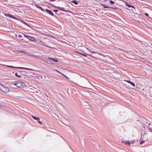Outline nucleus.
<instances>
[{
  "mask_svg": "<svg viewBox=\"0 0 152 152\" xmlns=\"http://www.w3.org/2000/svg\"><path fill=\"white\" fill-rule=\"evenodd\" d=\"M110 58L111 59H112V60H113V61L115 63V61H116V60L115 59H113V58Z\"/></svg>",
  "mask_w": 152,
  "mask_h": 152,
  "instance_id": "f704fd0d",
  "label": "nucleus"
},
{
  "mask_svg": "<svg viewBox=\"0 0 152 152\" xmlns=\"http://www.w3.org/2000/svg\"><path fill=\"white\" fill-rule=\"evenodd\" d=\"M56 7V8L58 9L59 10H61L63 12H68L67 10H64V8L63 7H59V6L57 7Z\"/></svg>",
  "mask_w": 152,
  "mask_h": 152,
  "instance_id": "9d476101",
  "label": "nucleus"
},
{
  "mask_svg": "<svg viewBox=\"0 0 152 152\" xmlns=\"http://www.w3.org/2000/svg\"><path fill=\"white\" fill-rule=\"evenodd\" d=\"M123 143H124L125 145H127L128 146H129L131 144V143L129 141H125L123 142Z\"/></svg>",
  "mask_w": 152,
  "mask_h": 152,
  "instance_id": "6ab92c4d",
  "label": "nucleus"
},
{
  "mask_svg": "<svg viewBox=\"0 0 152 152\" xmlns=\"http://www.w3.org/2000/svg\"><path fill=\"white\" fill-rule=\"evenodd\" d=\"M80 104L81 105L80 107L83 109L86 108V101L85 99H83L82 98L80 99Z\"/></svg>",
  "mask_w": 152,
  "mask_h": 152,
  "instance_id": "7ed1b4c3",
  "label": "nucleus"
},
{
  "mask_svg": "<svg viewBox=\"0 0 152 152\" xmlns=\"http://www.w3.org/2000/svg\"><path fill=\"white\" fill-rule=\"evenodd\" d=\"M39 41H41V40H39V39L38 40H35V42H37V43L40 44V42Z\"/></svg>",
  "mask_w": 152,
  "mask_h": 152,
  "instance_id": "393cba45",
  "label": "nucleus"
},
{
  "mask_svg": "<svg viewBox=\"0 0 152 152\" xmlns=\"http://www.w3.org/2000/svg\"><path fill=\"white\" fill-rule=\"evenodd\" d=\"M124 81H126L128 83L130 84L132 86H135V84L133 82L129 80H124Z\"/></svg>",
  "mask_w": 152,
  "mask_h": 152,
  "instance_id": "f8f14e48",
  "label": "nucleus"
},
{
  "mask_svg": "<svg viewBox=\"0 0 152 152\" xmlns=\"http://www.w3.org/2000/svg\"><path fill=\"white\" fill-rule=\"evenodd\" d=\"M125 5L126 6L129 8L131 7L135 9L134 7V5L129 4L127 2L126 3Z\"/></svg>",
  "mask_w": 152,
  "mask_h": 152,
  "instance_id": "dca6fc26",
  "label": "nucleus"
},
{
  "mask_svg": "<svg viewBox=\"0 0 152 152\" xmlns=\"http://www.w3.org/2000/svg\"><path fill=\"white\" fill-rule=\"evenodd\" d=\"M24 37L27 38L29 40L35 42V38L32 37L28 36L26 34H24Z\"/></svg>",
  "mask_w": 152,
  "mask_h": 152,
  "instance_id": "39448f33",
  "label": "nucleus"
},
{
  "mask_svg": "<svg viewBox=\"0 0 152 152\" xmlns=\"http://www.w3.org/2000/svg\"><path fill=\"white\" fill-rule=\"evenodd\" d=\"M53 11L54 12H58V11L57 10H53Z\"/></svg>",
  "mask_w": 152,
  "mask_h": 152,
  "instance_id": "473e14b6",
  "label": "nucleus"
},
{
  "mask_svg": "<svg viewBox=\"0 0 152 152\" xmlns=\"http://www.w3.org/2000/svg\"><path fill=\"white\" fill-rule=\"evenodd\" d=\"M20 69H27V70H31V69L27 68H25V67H20Z\"/></svg>",
  "mask_w": 152,
  "mask_h": 152,
  "instance_id": "b1692460",
  "label": "nucleus"
},
{
  "mask_svg": "<svg viewBox=\"0 0 152 152\" xmlns=\"http://www.w3.org/2000/svg\"><path fill=\"white\" fill-rule=\"evenodd\" d=\"M44 61L49 64H53L52 62L47 59H45Z\"/></svg>",
  "mask_w": 152,
  "mask_h": 152,
  "instance_id": "ddd939ff",
  "label": "nucleus"
},
{
  "mask_svg": "<svg viewBox=\"0 0 152 152\" xmlns=\"http://www.w3.org/2000/svg\"><path fill=\"white\" fill-rule=\"evenodd\" d=\"M37 122L38 123H39V124H41V125H42V122L40 121H39V120H37Z\"/></svg>",
  "mask_w": 152,
  "mask_h": 152,
  "instance_id": "bb28decb",
  "label": "nucleus"
},
{
  "mask_svg": "<svg viewBox=\"0 0 152 152\" xmlns=\"http://www.w3.org/2000/svg\"><path fill=\"white\" fill-rule=\"evenodd\" d=\"M22 72L21 71H18V72H16L15 74V75L18 77H21V72Z\"/></svg>",
  "mask_w": 152,
  "mask_h": 152,
  "instance_id": "9b49d317",
  "label": "nucleus"
},
{
  "mask_svg": "<svg viewBox=\"0 0 152 152\" xmlns=\"http://www.w3.org/2000/svg\"><path fill=\"white\" fill-rule=\"evenodd\" d=\"M90 31H89V32H88V33H89V36H90L91 35V34H90Z\"/></svg>",
  "mask_w": 152,
  "mask_h": 152,
  "instance_id": "e433bc0d",
  "label": "nucleus"
},
{
  "mask_svg": "<svg viewBox=\"0 0 152 152\" xmlns=\"http://www.w3.org/2000/svg\"><path fill=\"white\" fill-rule=\"evenodd\" d=\"M149 131L150 132H152V129L151 128H149L148 129Z\"/></svg>",
  "mask_w": 152,
  "mask_h": 152,
  "instance_id": "2f4dec72",
  "label": "nucleus"
},
{
  "mask_svg": "<svg viewBox=\"0 0 152 152\" xmlns=\"http://www.w3.org/2000/svg\"><path fill=\"white\" fill-rule=\"evenodd\" d=\"M48 58L50 60H51L53 61L54 62H57L58 61L57 60V59L56 58H51V57H48Z\"/></svg>",
  "mask_w": 152,
  "mask_h": 152,
  "instance_id": "f3484780",
  "label": "nucleus"
},
{
  "mask_svg": "<svg viewBox=\"0 0 152 152\" xmlns=\"http://www.w3.org/2000/svg\"><path fill=\"white\" fill-rule=\"evenodd\" d=\"M35 5L37 7V8H38L40 10L42 11H43V12L44 11H45L41 7L39 6L37 4H35Z\"/></svg>",
  "mask_w": 152,
  "mask_h": 152,
  "instance_id": "a211bd4d",
  "label": "nucleus"
},
{
  "mask_svg": "<svg viewBox=\"0 0 152 152\" xmlns=\"http://www.w3.org/2000/svg\"><path fill=\"white\" fill-rule=\"evenodd\" d=\"M71 1L72 3L76 5L77 4H78L77 1L75 0Z\"/></svg>",
  "mask_w": 152,
  "mask_h": 152,
  "instance_id": "412c9836",
  "label": "nucleus"
},
{
  "mask_svg": "<svg viewBox=\"0 0 152 152\" xmlns=\"http://www.w3.org/2000/svg\"><path fill=\"white\" fill-rule=\"evenodd\" d=\"M80 53V54H81L82 55L86 57V53Z\"/></svg>",
  "mask_w": 152,
  "mask_h": 152,
  "instance_id": "7c9ffc66",
  "label": "nucleus"
},
{
  "mask_svg": "<svg viewBox=\"0 0 152 152\" xmlns=\"http://www.w3.org/2000/svg\"><path fill=\"white\" fill-rule=\"evenodd\" d=\"M4 15L5 16L11 18H13L16 19V20H19V18H16L14 17L13 15L10 14L4 13Z\"/></svg>",
  "mask_w": 152,
  "mask_h": 152,
  "instance_id": "423d86ee",
  "label": "nucleus"
},
{
  "mask_svg": "<svg viewBox=\"0 0 152 152\" xmlns=\"http://www.w3.org/2000/svg\"><path fill=\"white\" fill-rule=\"evenodd\" d=\"M150 124H150V123H149V124H148V125H150Z\"/></svg>",
  "mask_w": 152,
  "mask_h": 152,
  "instance_id": "58836bf2",
  "label": "nucleus"
},
{
  "mask_svg": "<svg viewBox=\"0 0 152 152\" xmlns=\"http://www.w3.org/2000/svg\"><path fill=\"white\" fill-rule=\"evenodd\" d=\"M134 142V141H132V143H133Z\"/></svg>",
  "mask_w": 152,
  "mask_h": 152,
  "instance_id": "ea45409f",
  "label": "nucleus"
},
{
  "mask_svg": "<svg viewBox=\"0 0 152 152\" xmlns=\"http://www.w3.org/2000/svg\"><path fill=\"white\" fill-rule=\"evenodd\" d=\"M145 15L147 17H148V18H149V15L147 13H145Z\"/></svg>",
  "mask_w": 152,
  "mask_h": 152,
  "instance_id": "c85d7f7f",
  "label": "nucleus"
},
{
  "mask_svg": "<svg viewBox=\"0 0 152 152\" xmlns=\"http://www.w3.org/2000/svg\"><path fill=\"white\" fill-rule=\"evenodd\" d=\"M18 37L19 38H22V36L21 35H19H19H18Z\"/></svg>",
  "mask_w": 152,
  "mask_h": 152,
  "instance_id": "72a5a7b5",
  "label": "nucleus"
},
{
  "mask_svg": "<svg viewBox=\"0 0 152 152\" xmlns=\"http://www.w3.org/2000/svg\"><path fill=\"white\" fill-rule=\"evenodd\" d=\"M86 17H87V16H88V14H87L86 13Z\"/></svg>",
  "mask_w": 152,
  "mask_h": 152,
  "instance_id": "4c0bfd02",
  "label": "nucleus"
},
{
  "mask_svg": "<svg viewBox=\"0 0 152 152\" xmlns=\"http://www.w3.org/2000/svg\"><path fill=\"white\" fill-rule=\"evenodd\" d=\"M144 141L142 140V141L140 142V145L142 144L144 142Z\"/></svg>",
  "mask_w": 152,
  "mask_h": 152,
  "instance_id": "cd10ccee",
  "label": "nucleus"
},
{
  "mask_svg": "<svg viewBox=\"0 0 152 152\" xmlns=\"http://www.w3.org/2000/svg\"><path fill=\"white\" fill-rule=\"evenodd\" d=\"M45 11L47 13H48L51 15L56 18V16L54 15L53 12L50 10L46 9Z\"/></svg>",
  "mask_w": 152,
  "mask_h": 152,
  "instance_id": "6e6552de",
  "label": "nucleus"
},
{
  "mask_svg": "<svg viewBox=\"0 0 152 152\" xmlns=\"http://www.w3.org/2000/svg\"><path fill=\"white\" fill-rule=\"evenodd\" d=\"M110 3L111 4H114V2L111 0L110 1Z\"/></svg>",
  "mask_w": 152,
  "mask_h": 152,
  "instance_id": "a878e982",
  "label": "nucleus"
},
{
  "mask_svg": "<svg viewBox=\"0 0 152 152\" xmlns=\"http://www.w3.org/2000/svg\"><path fill=\"white\" fill-rule=\"evenodd\" d=\"M31 117L33 118L37 121L39 120V118L37 117L36 116H34L33 115H32Z\"/></svg>",
  "mask_w": 152,
  "mask_h": 152,
  "instance_id": "4be33fe9",
  "label": "nucleus"
},
{
  "mask_svg": "<svg viewBox=\"0 0 152 152\" xmlns=\"http://www.w3.org/2000/svg\"><path fill=\"white\" fill-rule=\"evenodd\" d=\"M40 42V45H42L43 46H45L48 48H52V47L48 46V45H46L42 41H39Z\"/></svg>",
  "mask_w": 152,
  "mask_h": 152,
  "instance_id": "1a4fd4ad",
  "label": "nucleus"
},
{
  "mask_svg": "<svg viewBox=\"0 0 152 152\" xmlns=\"http://www.w3.org/2000/svg\"><path fill=\"white\" fill-rule=\"evenodd\" d=\"M0 90L4 93H8L10 91V89L8 87H5L0 84Z\"/></svg>",
  "mask_w": 152,
  "mask_h": 152,
  "instance_id": "f03ea898",
  "label": "nucleus"
},
{
  "mask_svg": "<svg viewBox=\"0 0 152 152\" xmlns=\"http://www.w3.org/2000/svg\"><path fill=\"white\" fill-rule=\"evenodd\" d=\"M56 71H57V72H59L60 73L61 75L63 76L64 77H65L67 79H69V78L68 77L66 76V75H64V74H62V73H61V72H60L58 71L57 70H56Z\"/></svg>",
  "mask_w": 152,
  "mask_h": 152,
  "instance_id": "aec40b11",
  "label": "nucleus"
},
{
  "mask_svg": "<svg viewBox=\"0 0 152 152\" xmlns=\"http://www.w3.org/2000/svg\"><path fill=\"white\" fill-rule=\"evenodd\" d=\"M86 85H87V87H86V88H88L90 89L91 88V87H92L91 84L89 81L88 80L86 79Z\"/></svg>",
  "mask_w": 152,
  "mask_h": 152,
  "instance_id": "0eeeda50",
  "label": "nucleus"
},
{
  "mask_svg": "<svg viewBox=\"0 0 152 152\" xmlns=\"http://www.w3.org/2000/svg\"><path fill=\"white\" fill-rule=\"evenodd\" d=\"M13 84L14 85L19 88L24 87L26 86L24 83L18 80L15 81L13 83Z\"/></svg>",
  "mask_w": 152,
  "mask_h": 152,
  "instance_id": "f257e3e1",
  "label": "nucleus"
},
{
  "mask_svg": "<svg viewBox=\"0 0 152 152\" xmlns=\"http://www.w3.org/2000/svg\"><path fill=\"white\" fill-rule=\"evenodd\" d=\"M86 49H87V50H88L87 51H88L89 53H86V57L87 56V55H88L89 56H90L93 57V56L91 55V54H90V53H98V54L101 55V53H97L96 52L94 51H92L90 50V49H88L86 47Z\"/></svg>",
  "mask_w": 152,
  "mask_h": 152,
  "instance_id": "20e7f679",
  "label": "nucleus"
},
{
  "mask_svg": "<svg viewBox=\"0 0 152 152\" xmlns=\"http://www.w3.org/2000/svg\"><path fill=\"white\" fill-rule=\"evenodd\" d=\"M20 68V67H15L13 66V68H15V69H19Z\"/></svg>",
  "mask_w": 152,
  "mask_h": 152,
  "instance_id": "c756f323",
  "label": "nucleus"
},
{
  "mask_svg": "<svg viewBox=\"0 0 152 152\" xmlns=\"http://www.w3.org/2000/svg\"><path fill=\"white\" fill-rule=\"evenodd\" d=\"M101 5L104 8H113V7H110L108 6V5H106L105 4H101Z\"/></svg>",
  "mask_w": 152,
  "mask_h": 152,
  "instance_id": "4468645a",
  "label": "nucleus"
},
{
  "mask_svg": "<svg viewBox=\"0 0 152 152\" xmlns=\"http://www.w3.org/2000/svg\"><path fill=\"white\" fill-rule=\"evenodd\" d=\"M50 1H55V0H49Z\"/></svg>",
  "mask_w": 152,
  "mask_h": 152,
  "instance_id": "c9c22d12",
  "label": "nucleus"
},
{
  "mask_svg": "<svg viewBox=\"0 0 152 152\" xmlns=\"http://www.w3.org/2000/svg\"><path fill=\"white\" fill-rule=\"evenodd\" d=\"M2 65H3L4 66H6L7 67L11 68H13V66H12L6 65H4V64H3Z\"/></svg>",
  "mask_w": 152,
  "mask_h": 152,
  "instance_id": "5701e85b",
  "label": "nucleus"
},
{
  "mask_svg": "<svg viewBox=\"0 0 152 152\" xmlns=\"http://www.w3.org/2000/svg\"><path fill=\"white\" fill-rule=\"evenodd\" d=\"M19 20L21 22H22L23 23V24H25V25H26L27 26H28L29 27H30V25H29L27 23L25 22L23 20H20V19H19Z\"/></svg>",
  "mask_w": 152,
  "mask_h": 152,
  "instance_id": "2eb2a0df",
  "label": "nucleus"
}]
</instances>
